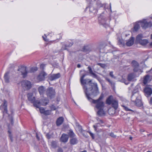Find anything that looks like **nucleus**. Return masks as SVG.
Returning <instances> with one entry per match:
<instances>
[{"label":"nucleus","instance_id":"5701e85b","mask_svg":"<svg viewBox=\"0 0 152 152\" xmlns=\"http://www.w3.org/2000/svg\"><path fill=\"white\" fill-rule=\"evenodd\" d=\"M111 104L112 107L115 110L117 109L118 107V102L117 100L115 99Z\"/></svg>","mask_w":152,"mask_h":152},{"label":"nucleus","instance_id":"13d9d810","mask_svg":"<svg viewBox=\"0 0 152 152\" xmlns=\"http://www.w3.org/2000/svg\"><path fill=\"white\" fill-rule=\"evenodd\" d=\"M36 137H37V138L39 140V137L38 136V135L37 134H36Z\"/></svg>","mask_w":152,"mask_h":152},{"label":"nucleus","instance_id":"dca6fc26","mask_svg":"<svg viewBox=\"0 0 152 152\" xmlns=\"http://www.w3.org/2000/svg\"><path fill=\"white\" fill-rule=\"evenodd\" d=\"M2 107L4 109V111H3L4 115L5 113H7V102L5 100H4V104L2 106Z\"/></svg>","mask_w":152,"mask_h":152},{"label":"nucleus","instance_id":"864d4df0","mask_svg":"<svg viewBox=\"0 0 152 152\" xmlns=\"http://www.w3.org/2000/svg\"><path fill=\"white\" fill-rule=\"evenodd\" d=\"M47 138L48 139H49L50 138V135L49 134H48L47 135Z\"/></svg>","mask_w":152,"mask_h":152},{"label":"nucleus","instance_id":"f8f14e48","mask_svg":"<svg viewBox=\"0 0 152 152\" xmlns=\"http://www.w3.org/2000/svg\"><path fill=\"white\" fill-rule=\"evenodd\" d=\"M69 136L68 135L63 134L60 138V141L63 142H66L68 141Z\"/></svg>","mask_w":152,"mask_h":152},{"label":"nucleus","instance_id":"58836bf2","mask_svg":"<svg viewBox=\"0 0 152 152\" xmlns=\"http://www.w3.org/2000/svg\"><path fill=\"white\" fill-rule=\"evenodd\" d=\"M82 51L84 52H87L88 51V48L87 47L84 46L83 48Z\"/></svg>","mask_w":152,"mask_h":152},{"label":"nucleus","instance_id":"f03ea898","mask_svg":"<svg viewBox=\"0 0 152 152\" xmlns=\"http://www.w3.org/2000/svg\"><path fill=\"white\" fill-rule=\"evenodd\" d=\"M49 101L47 99H43L40 100V101L36 100L34 103V106L39 108L41 105L45 106L49 102Z\"/></svg>","mask_w":152,"mask_h":152},{"label":"nucleus","instance_id":"6e6d98bb","mask_svg":"<svg viewBox=\"0 0 152 152\" xmlns=\"http://www.w3.org/2000/svg\"><path fill=\"white\" fill-rule=\"evenodd\" d=\"M102 58L101 56H100V59L101 60V61H104L105 60L104 59H103L102 58Z\"/></svg>","mask_w":152,"mask_h":152},{"label":"nucleus","instance_id":"680f3d73","mask_svg":"<svg viewBox=\"0 0 152 152\" xmlns=\"http://www.w3.org/2000/svg\"><path fill=\"white\" fill-rule=\"evenodd\" d=\"M151 46H152V42L150 44Z\"/></svg>","mask_w":152,"mask_h":152},{"label":"nucleus","instance_id":"a211bd4d","mask_svg":"<svg viewBox=\"0 0 152 152\" xmlns=\"http://www.w3.org/2000/svg\"><path fill=\"white\" fill-rule=\"evenodd\" d=\"M10 72H6L4 74V78L5 82L9 83L10 82L9 76Z\"/></svg>","mask_w":152,"mask_h":152},{"label":"nucleus","instance_id":"bb28decb","mask_svg":"<svg viewBox=\"0 0 152 152\" xmlns=\"http://www.w3.org/2000/svg\"><path fill=\"white\" fill-rule=\"evenodd\" d=\"M37 70V68L36 67H31L28 71V73H33L36 72Z\"/></svg>","mask_w":152,"mask_h":152},{"label":"nucleus","instance_id":"c756f323","mask_svg":"<svg viewBox=\"0 0 152 152\" xmlns=\"http://www.w3.org/2000/svg\"><path fill=\"white\" fill-rule=\"evenodd\" d=\"M136 105L139 107H141L142 106V104L141 101L138 99H136Z\"/></svg>","mask_w":152,"mask_h":152},{"label":"nucleus","instance_id":"4468645a","mask_svg":"<svg viewBox=\"0 0 152 152\" xmlns=\"http://www.w3.org/2000/svg\"><path fill=\"white\" fill-rule=\"evenodd\" d=\"M134 42V38L133 37H131L126 43V45L128 46H130L132 45Z\"/></svg>","mask_w":152,"mask_h":152},{"label":"nucleus","instance_id":"20e7f679","mask_svg":"<svg viewBox=\"0 0 152 152\" xmlns=\"http://www.w3.org/2000/svg\"><path fill=\"white\" fill-rule=\"evenodd\" d=\"M46 94L47 96L50 99L54 98L55 95V90L52 87H49L47 89L46 91Z\"/></svg>","mask_w":152,"mask_h":152},{"label":"nucleus","instance_id":"f704fd0d","mask_svg":"<svg viewBox=\"0 0 152 152\" xmlns=\"http://www.w3.org/2000/svg\"><path fill=\"white\" fill-rule=\"evenodd\" d=\"M51 110H45L44 112V115H50L51 113Z\"/></svg>","mask_w":152,"mask_h":152},{"label":"nucleus","instance_id":"1a4fd4ad","mask_svg":"<svg viewBox=\"0 0 152 152\" xmlns=\"http://www.w3.org/2000/svg\"><path fill=\"white\" fill-rule=\"evenodd\" d=\"M61 76L60 74L58 73L56 74H53L48 76V80L50 81H52L56 79L59 78Z\"/></svg>","mask_w":152,"mask_h":152},{"label":"nucleus","instance_id":"423d86ee","mask_svg":"<svg viewBox=\"0 0 152 152\" xmlns=\"http://www.w3.org/2000/svg\"><path fill=\"white\" fill-rule=\"evenodd\" d=\"M21 85L22 87L25 88L27 90H29L32 87L31 83L28 80L22 81L21 82Z\"/></svg>","mask_w":152,"mask_h":152},{"label":"nucleus","instance_id":"ea45409f","mask_svg":"<svg viewBox=\"0 0 152 152\" xmlns=\"http://www.w3.org/2000/svg\"><path fill=\"white\" fill-rule=\"evenodd\" d=\"M97 65L100 66L102 67L103 68H104L106 66V65L104 64L98 63Z\"/></svg>","mask_w":152,"mask_h":152},{"label":"nucleus","instance_id":"7ed1b4c3","mask_svg":"<svg viewBox=\"0 0 152 152\" xmlns=\"http://www.w3.org/2000/svg\"><path fill=\"white\" fill-rule=\"evenodd\" d=\"M103 97V95L101 94L99 98L96 100V107L97 109L104 108V103L102 101Z\"/></svg>","mask_w":152,"mask_h":152},{"label":"nucleus","instance_id":"39448f33","mask_svg":"<svg viewBox=\"0 0 152 152\" xmlns=\"http://www.w3.org/2000/svg\"><path fill=\"white\" fill-rule=\"evenodd\" d=\"M139 22L141 23V26L144 29H145L147 28L150 27L152 26V24L151 22L150 21L148 22L145 19L140 21Z\"/></svg>","mask_w":152,"mask_h":152},{"label":"nucleus","instance_id":"37998d69","mask_svg":"<svg viewBox=\"0 0 152 152\" xmlns=\"http://www.w3.org/2000/svg\"><path fill=\"white\" fill-rule=\"evenodd\" d=\"M97 120L98 121V122L96 123L97 126H98V124H102L103 123V121H102L101 120L99 119V118H97Z\"/></svg>","mask_w":152,"mask_h":152},{"label":"nucleus","instance_id":"79ce46f5","mask_svg":"<svg viewBox=\"0 0 152 152\" xmlns=\"http://www.w3.org/2000/svg\"><path fill=\"white\" fill-rule=\"evenodd\" d=\"M106 80L107 81H108L112 85L114 84V83L111 81L109 78H106Z\"/></svg>","mask_w":152,"mask_h":152},{"label":"nucleus","instance_id":"b1692460","mask_svg":"<svg viewBox=\"0 0 152 152\" xmlns=\"http://www.w3.org/2000/svg\"><path fill=\"white\" fill-rule=\"evenodd\" d=\"M99 110L97 112V114L99 116H102L105 114L103 110V108L98 109Z\"/></svg>","mask_w":152,"mask_h":152},{"label":"nucleus","instance_id":"a878e982","mask_svg":"<svg viewBox=\"0 0 152 152\" xmlns=\"http://www.w3.org/2000/svg\"><path fill=\"white\" fill-rule=\"evenodd\" d=\"M148 42V40L146 39H142V40L139 44L142 45H146Z\"/></svg>","mask_w":152,"mask_h":152},{"label":"nucleus","instance_id":"393cba45","mask_svg":"<svg viewBox=\"0 0 152 152\" xmlns=\"http://www.w3.org/2000/svg\"><path fill=\"white\" fill-rule=\"evenodd\" d=\"M88 133L92 137V139H94V134L93 133H92L91 132H90V131L85 132L83 133V134L85 137H87L88 136V135H87Z\"/></svg>","mask_w":152,"mask_h":152},{"label":"nucleus","instance_id":"052dcab7","mask_svg":"<svg viewBox=\"0 0 152 152\" xmlns=\"http://www.w3.org/2000/svg\"><path fill=\"white\" fill-rule=\"evenodd\" d=\"M101 17H99V20H100V19H101Z\"/></svg>","mask_w":152,"mask_h":152},{"label":"nucleus","instance_id":"e2e57ef3","mask_svg":"<svg viewBox=\"0 0 152 152\" xmlns=\"http://www.w3.org/2000/svg\"><path fill=\"white\" fill-rule=\"evenodd\" d=\"M11 122L12 123V121H13V119L12 118V119H11Z\"/></svg>","mask_w":152,"mask_h":152},{"label":"nucleus","instance_id":"9b49d317","mask_svg":"<svg viewBox=\"0 0 152 152\" xmlns=\"http://www.w3.org/2000/svg\"><path fill=\"white\" fill-rule=\"evenodd\" d=\"M144 91L145 93L147 96H149L152 94V89L151 88L148 86H146L145 88Z\"/></svg>","mask_w":152,"mask_h":152},{"label":"nucleus","instance_id":"338daca9","mask_svg":"<svg viewBox=\"0 0 152 152\" xmlns=\"http://www.w3.org/2000/svg\"><path fill=\"white\" fill-rule=\"evenodd\" d=\"M132 137H130V139H132Z\"/></svg>","mask_w":152,"mask_h":152},{"label":"nucleus","instance_id":"72a5a7b5","mask_svg":"<svg viewBox=\"0 0 152 152\" xmlns=\"http://www.w3.org/2000/svg\"><path fill=\"white\" fill-rule=\"evenodd\" d=\"M140 26L137 23H136L134 25V30L135 31H137L139 28Z\"/></svg>","mask_w":152,"mask_h":152},{"label":"nucleus","instance_id":"ddd939ff","mask_svg":"<svg viewBox=\"0 0 152 152\" xmlns=\"http://www.w3.org/2000/svg\"><path fill=\"white\" fill-rule=\"evenodd\" d=\"M114 100L115 99H113V97L112 96H110L106 99V104L110 105L112 104Z\"/></svg>","mask_w":152,"mask_h":152},{"label":"nucleus","instance_id":"0eeeda50","mask_svg":"<svg viewBox=\"0 0 152 152\" xmlns=\"http://www.w3.org/2000/svg\"><path fill=\"white\" fill-rule=\"evenodd\" d=\"M18 71L21 73L23 78L26 77L28 73V71L26 70V67L23 66L19 67Z\"/></svg>","mask_w":152,"mask_h":152},{"label":"nucleus","instance_id":"412c9836","mask_svg":"<svg viewBox=\"0 0 152 152\" xmlns=\"http://www.w3.org/2000/svg\"><path fill=\"white\" fill-rule=\"evenodd\" d=\"M77 139L76 137H73L70 140L69 142L71 144L74 145L77 144L78 142Z\"/></svg>","mask_w":152,"mask_h":152},{"label":"nucleus","instance_id":"c85d7f7f","mask_svg":"<svg viewBox=\"0 0 152 152\" xmlns=\"http://www.w3.org/2000/svg\"><path fill=\"white\" fill-rule=\"evenodd\" d=\"M134 78V76L133 74L130 73L128 76L127 80L129 81H131Z\"/></svg>","mask_w":152,"mask_h":152},{"label":"nucleus","instance_id":"aec40b11","mask_svg":"<svg viewBox=\"0 0 152 152\" xmlns=\"http://www.w3.org/2000/svg\"><path fill=\"white\" fill-rule=\"evenodd\" d=\"M64 121V118L62 117H60L58 118L56 121V124L57 126H59L61 125Z\"/></svg>","mask_w":152,"mask_h":152},{"label":"nucleus","instance_id":"c9c22d12","mask_svg":"<svg viewBox=\"0 0 152 152\" xmlns=\"http://www.w3.org/2000/svg\"><path fill=\"white\" fill-rule=\"evenodd\" d=\"M39 110L40 113L44 114V112L45 111V109L42 107H39Z\"/></svg>","mask_w":152,"mask_h":152},{"label":"nucleus","instance_id":"f3484780","mask_svg":"<svg viewBox=\"0 0 152 152\" xmlns=\"http://www.w3.org/2000/svg\"><path fill=\"white\" fill-rule=\"evenodd\" d=\"M132 66L134 67V72H137V68L139 66V64L138 63L135 61H132Z\"/></svg>","mask_w":152,"mask_h":152},{"label":"nucleus","instance_id":"7c9ffc66","mask_svg":"<svg viewBox=\"0 0 152 152\" xmlns=\"http://www.w3.org/2000/svg\"><path fill=\"white\" fill-rule=\"evenodd\" d=\"M101 23L103 25V26L106 28L109 27V25L104 23V20L102 19L101 21Z\"/></svg>","mask_w":152,"mask_h":152},{"label":"nucleus","instance_id":"774afa93","mask_svg":"<svg viewBox=\"0 0 152 152\" xmlns=\"http://www.w3.org/2000/svg\"><path fill=\"white\" fill-rule=\"evenodd\" d=\"M147 152H151V151H148Z\"/></svg>","mask_w":152,"mask_h":152},{"label":"nucleus","instance_id":"4c0bfd02","mask_svg":"<svg viewBox=\"0 0 152 152\" xmlns=\"http://www.w3.org/2000/svg\"><path fill=\"white\" fill-rule=\"evenodd\" d=\"M50 107L51 109V110H51V111L52 110H55L56 109V107L54 105H52L51 106H50Z\"/></svg>","mask_w":152,"mask_h":152},{"label":"nucleus","instance_id":"f257e3e1","mask_svg":"<svg viewBox=\"0 0 152 152\" xmlns=\"http://www.w3.org/2000/svg\"><path fill=\"white\" fill-rule=\"evenodd\" d=\"M86 74H83L80 77V82L82 84L86 85L83 87L85 94L88 99L93 104H95V100L92 98L95 96V85L91 83V80L88 79L83 80Z\"/></svg>","mask_w":152,"mask_h":152},{"label":"nucleus","instance_id":"a18cd8bd","mask_svg":"<svg viewBox=\"0 0 152 152\" xmlns=\"http://www.w3.org/2000/svg\"><path fill=\"white\" fill-rule=\"evenodd\" d=\"M118 43L119 44H122V45H123L124 44V42H123V40L122 39H119L118 40Z\"/></svg>","mask_w":152,"mask_h":152},{"label":"nucleus","instance_id":"a19ab883","mask_svg":"<svg viewBox=\"0 0 152 152\" xmlns=\"http://www.w3.org/2000/svg\"><path fill=\"white\" fill-rule=\"evenodd\" d=\"M123 107L124 109L126 111H132L131 109L128 108V107L126 106H123Z\"/></svg>","mask_w":152,"mask_h":152},{"label":"nucleus","instance_id":"0e129e2a","mask_svg":"<svg viewBox=\"0 0 152 152\" xmlns=\"http://www.w3.org/2000/svg\"><path fill=\"white\" fill-rule=\"evenodd\" d=\"M93 127L95 129V125H93Z\"/></svg>","mask_w":152,"mask_h":152},{"label":"nucleus","instance_id":"69168bd1","mask_svg":"<svg viewBox=\"0 0 152 152\" xmlns=\"http://www.w3.org/2000/svg\"><path fill=\"white\" fill-rule=\"evenodd\" d=\"M151 39H152V34L151 35Z\"/></svg>","mask_w":152,"mask_h":152},{"label":"nucleus","instance_id":"3c124183","mask_svg":"<svg viewBox=\"0 0 152 152\" xmlns=\"http://www.w3.org/2000/svg\"><path fill=\"white\" fill-rule=\"evenodd\" d=\"M97 5H98V6L99 7H102V4H97Z\"/></svg>","mask_w":152,"mask_h":152},{"label":"nucleus","instance_id":"8fccbe9b","mask_svg":"<svg viewBox=\"0 0 152 152\" xmlns=\"http://www.w3.org/2000/svg\"><path fill=\"white\" fill-rule=\"evenodd\" d=\"M110 75L112 77H114V75L113 74V72H111L110 73Z\"/></svg>","mask_w":152,"mask_h":152},{"label":"nucleus","instance_id":"9d476101","mask_svg":"<svg viewBox=\"0 0 152 152\" xmlns=\"http://www.w3.org/2000/svg\"><path fill=\"white\" fill-rule=\"evenodd\" d=\"M27 97L28 100L30 101L32 103H34L35 102V97L33 96V93H29L27 94Z\"/></svg>","mask_w":152,"mask_h":152},{"label":"nucleus","instance_id":"473e14b6","mask_svg":"<svg viewBox=\"0 0 152 152\" xmlns=\"http://www.w3.org/2000/svg\"><path fill=\"white\" fill-rule=\"evenodd\" d=\"M88 68L90 73L91 75H92L94 77H95V74L93 72V71H92L91 68L90 66H88Z\"/></svg>","mask_w":152,"mask_h":152},{"label":"nucleus","instance_id":"5fc2aeb1","mask_svg":"<svg viewBox=\"0 0 152 152\" xmlns=\"http://www.w3.org/2000/svg\"><path fill=\"white\" fill-rule=\"evenodd\" d=\"M42 37L43 39L45 41H48V40H47L46 39H45V38L43 37V36H42Z\"/></svg>","mask_w":152,"mask_h":152},{"label":"nucleus","instance_id":"2eb2a0df","mask_svg":"<svg viewBox=\"0 0 152 152\" xmlns=\"http://www.w3.org/2000/svg\"><path fill=\"white\" fill-rule=\"evenodd\" d=\"M38 90L40 95H43L45 91V88L43 86H41L39 87Z\"/></svg>","mask_w":152,"mask_h":152},{"label":"nucleus","instance_id":"603ef678","mask_svg":"<svg viewBox=\"0 0 152 152\" xmlns=\"http://www.w3.org/2000/svg\"><path fill=\"white\" fill-rule=\"evenodd\" d=\"M149 103L150 104L152 105V97L151 98Z\"/></svg>","mask_w":152,"mask_h":152},{"label":"nucleus","instance_id":"cd10ccee","mask_svg":"<svg viewBox=\"0 0 152 152\" xmlns=\"http://www.w3.org/2000/svg\"><path fill=\"white\" fill-rule=\"evenodd\" d=\"M68 134L69 135L68 136H69L70 137H74L75 136V134L74 133L72 130H69Z\"/></svg>","mask_w":152,"mask_h":152},{"label":"nucleus","instance_id":"2f4dec72","mask_svg":"<svg viewBox=\"0 0 152 152\" xmlns=\"http://www.w3.org/2000/svg\"><path fill=\"white\" fill-rule=\"evenodd\" d=\"M51 147L53 148H56L57 146L56 142L54 141H52L51 142Z\"/></svg>","mask_w":152,"mask_h":152},{"label":"nucleus","instance_id":"4be33fe9","mask_svg":"<svg viewBox=\"0 0 152 152\" xmlns=\"http://www.w3.org/2000/svg\"><path fill=\"white\" fill-rule=\"evenodd\" d=\"M143 36L141 34L138 35L136 37V42L137 43H140V41L142 39Z\"/></svg>","mask_w":152,"mask_h":152},{"label":"nucleus","instance_id":"bf43d9fd","mask_svg":"<svg viewBox=\"0 0 152 152\" xmlns=\"http://www.w3.org/2000/svg\"><path fill=\"white\" fill-rule=\"evenodd\" d=\"M110 10L111 11V4L110 3Z\"/></svg>","mask_w":152,"mask_h":152},{"label":"nucleus","instance_id":"4d7b16f0","mask_svg":"<svg viewBox=\"0 0 152 152\" xmlns=\"http://www.w3.org/2000/svg\"><path fill=\"white\" fill-rule=\"evenodd\" d=\"M77 67L78 68H80L81 67V65L80 64H78L77 65Z\"/></svg>","mask_w":152,"mask_h":152},{"label":"nucleus","instance_id":"de8ad7c7","mask_svg":"<svg viewBox=\"0 0 152 152\" xmlns=\"http://www.w3.org/2000/svg\"><path fill=\"white\" fill-rule=\"evenodd\" d=\"M58 152H63V150L61 148H59L58 149L57 151Z\"/></svg>","mask_w":152,"mask_h":152},{"label":"nucleus","instance_id":"6e6552de","mask_svg":"<svg viewBox=\"0 0 152 152\" xmlns=\"http://www.w3.org/2000/svg\"><path fill=\"white\" fill-rule=\"evenodd\" d=\"M47 74L44 71H42L37 77V79L39 81H42L45 80V77Z\"/></svg>","mask_w":152,"mask_h":152},{"label":"nucleus","instance_id":"6ab92c4d","mask_svg":"<svg viewBox=\"0 0 152 152\" xmlns=\"http://www.w3.org/2000/svg\"><path fill=\"white\" fill-rule=\"evenodd\" d=\"M150 77L149 75H148L144 77L143 83L145 85L148 82L151 81V80L150 79Z\"/></svg>","mask_w":152,"mask_h":152},{"label":"nucleus","instance_id":"e433bc0d","mask_svg":"<svg viewBox=\"0 0 152 152\" xmlns=\"http://www.w3.org/2000/svg\"><path fill=\"white\" fill-rule=\"evenodd\" d=\"M8 132L9 133V137L11 140V142L13 141V138L12 137V135L11 134V132L10 131H8Z\"/></svg>","mask_w":152,"mask_h":152},{"label":"nucleus","instance_id":"c03bdc74","mask_svg":"<svg viewBox=\"0 0 152 152\" xmlns=\"http://www.w3.org/2000/svg\"><path fill=\"white\" fill-rule=\"evenodd\" d=\"M109 135L111 137L113 138H115L116 137V136L114 134L113 132H111L110 133Z\"/></svg>","mask_w":152,"mask_h":152},{"label":"nucleus","instance_id":"09e8293b","mask_svg":"<svg viewBox=\"0 0 152 152\" xmlns=\"http://www.w3.org/2000/svg\"><path fill=\"white\" fill-rule=\"evenodd\" d=\"M45 65L44 64H42L40 65V67L41 68L43 69L44 68V67L45 66Z\"/></svg>","mask_w":152,"mask_h":152},{"label":"nucleus","instance_id":"49530a36","mask_svg":"<svg viewBox=\"0 0 152 152\" xmlns=\"http://www.w3.org/2000/svg\"><path fill=\"white\" fill-rule=\"evenodd\" d=\"M73 44V43L72 42H70V43L69 45L67 44L66 45V47H70Z\"/></svg>","mask_w":152,"mask_h":152}]
</instances>
